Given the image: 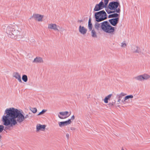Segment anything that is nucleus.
I'll list each match as a JSON object with an SVG mask.
<instances>
[{"mask_svg":"<svg viewBox=\"0 0 150 150\" xmlns=\"http://www.w3.org/2000/svg\"><path fill=\"white\" fill-rule=\"evenodd\" d=\"M108 7L111 10L106 11L108 14L114 12L120 13V6L118 1H113L110 2L108 4Z\"/></svg>","mask_w":150,"mask_h":150,"instance_id":"2","label":"nucleus"},{"mask_svg":"<svg viewBox=\"0 0 150 150\" xmlns=\"http://www.w3.org/2000/svg\"><path fill=\"white\" fill-rule=\"evenodd\" d=\"M87 30L83 26H79V32L83 35H85L87 33Z\"/></svg>","mask_w":150,"mask_h":150,"instance_id":"12","label":"nucleus"},{"mask_svg":"<svg viewBox=\"0 0 150 150\" xmlns=\"http://www.w3.org/2000/svg\"><path fill=\"white\" fill-rule=\"evenodd\" d=\"M105 8L103 2L101 1L99 4H96L94 9V11H98L103 9V8Z\"/></svg>","mask_w":150,"mask_h":150,"instance_id":"9","label":"nucleus"},{"mask_svg":"<svg viewBox=\"0 0 150 150\" xmlns=\"http://www.w3.org/2000/svg\"><path fill=\"white\" fill-rule=\"evenodd\" d=\"M30 110L33 113H35L37 111V109L36 108H31Z\"/></svg>","mask_w":150,"mask_h":150,"instance_id":"28","label":"nucleus"},{"mask_svg":"<svg viewBox=\"0 0 150 150\" xmlns=\"http://www.w3.org/2000/svg\"><path fill=\"white\" fill-rule=\"evenodd\" d=\"M68 114L69 112L68 111L60 112H59V114L58 115V116L60 119H65L70 115L71 112H70L68 115H67Z\"/></svg>","mask_w":150,"mask_h":150,"instance_id":"7","label":"nucleus"},{"mask_svg":"<svg viewBox=\"0 0 150 150\" xmlns=\"http://www.w3.org/2000/svg\"><path fill=\"white\" fill-rule=\"evenodd\" d=\"M28 79V77L26 75H23L22 79L24 82H27Z\"/></svg>","mask_w":150,"mask_h":150,"instance_id":"26","label":"nucleus"},{"mask_svg":"<svg viewBox=\"0 0 150 150\" xmlns=\"http://www.w3.org/2000/svg\"><path fill=\"white\" fill-rule=\"evenodd\" d=\"M23 113V112L13 108H7L2 117L1 121L3 125L9 129L13 128L18 123H21L29 117L28 115H24Z\"/></svg>","mask_w":150,"mask_h":150,"instance_id":"1","label":"nucleus"},{"mask_svg":"<svg viewBox=\"0 0 150 150\" xmlns=\"http://www.w3.org/2000/svg\"><path fill=\"white\" fill-rule=\"evenodd\" d=\"M109 1V0H104V5L105 8L107 7Z\"/></svg>","mask_w":150,"mask_h":150,"instance_id":"30","label":"nucleus"},{"mask_svg":"<svg viewBox=\"0 0 150 150\" xmlns=\"http://www.w3.org/2000/svg\"><path fill=\"white\" fill-rule=\"evenodd\" d=\"M132 51L133 52L139 53L141 52L140 48L135 45H132Z\"/></svg>","mask_w":150,"mask_h":150,"instance_id":"14","label":"nucleus"},{"mask_svg":"<svg viewBox=\"0 0 150 150\" xmlns=\"http://www.w3.org/2000/svg\"><path fill=\"white\" fill-rule=\"evenodd\" d=\"M47 110H43L42 111L40 112L38 114V115H40L44 113Z\"/></svg>","mask_w":150,"mask_h":150,"instance_id":"31","label":"nucleus"},{"mask_svg":"<svg viewBox=\"0 0 150 150\" xmlns=\"http://www.w3.org/2000/svg\"><path fill=\"white\" fill-rule=\"evenodd\" d=\"M121 47H125L126 46V44L125 43L122 42L121 43Z\"/></svg>","mask_w":150,"mask_h":150,"instance_id":"33","label":"nucleus"},{"mask_svg":"<svg viewBox=\"0 0 150 150\" xmlns=\"http://www.w3.org/2000/svg\"><path fill=\"white\" fill-rule=\"evenodd\" d=\"M142 75L143 77V80H147L150 79V75L148 74H144Z\"/></svg>","mask_w":150,"mask_h":150,"instance_id":"21","label":"nucleus"},{"mask_svg":"<svg viewBox=\"0 0 150 150\" xmlns=\"http://www.w3.org/2000/svg\"><path fill=\"white\" fill-rule=\"evenodd\" d=\"M119 14L117 13H114L113 14L109 15L108 16L109 18H118L117 17L119 16Z\"/></svg>","mask_w":150,"mask_h":150,"instance_id":"22","label":"nucleus"},{"mask_svg":"<svg viewBox=\"0 0 150 150\" xmlns=\"http://www.w3.org/2000/svg\"><path fill=\"white\" fill-rule=\"evenodd\" d=\"M69 136H70V135L69 134L67 133L66 134V137L67 138V139H69Z\"/></svg>","mask_w":150,"mask_h":150,"instance_id":"35","label":"nucleus"},{"mask_svg":"<svg viewBox=\"0 0 150 150\" xmlns=\"http://www.w3.org/2000/svg\"><path fill=\"white\" fill-rule=\"evenodd\" d=\"M13 76L16 79H17L19 82H22L21 75L18 73L16 72L13 73Z\"/></svg>","mask_w":150,"mask_h":150,"instance_id":"15","label":"nucleus"},{"mask_svg":"<svg viewBox=\"0 0 150 150\" xmlns=\"http://www.w3.org/2000/svg\"><path fill=\"white\" fill-rule=\"evenodd\" d=\"M134 79L137 80L139 81H144L143 79V77L142 76V75H139L138 76L136 77H134Z\"/></svg>","mask_w":150,"mask_h":150,"instance_id":"25","label":"nucleus"},{"mask_svg":"<svg viewBox=\"0 0 150 150\" xmlns=\"http://www.w3.org/2000/svg\"><path fill=\"white\" fill-rule=\"evenodd\" d=\"M70 129L71 130H75V129L74 127H71L70 128Z\"/></svg>","mask_w":150,"mask_h":150,"instance_id":"38","label":"nucleus"},{"mask_svg":"<svg viewBox=\"0 0 150 150\" xmlns=\"http://www.w3.org/2000/svg\"><path fill=\"white\" fill-rule=\"evenodd\" d=\"M6 33L8 35V36L11 38H13L14 36L17 37L20 36V32L17 30L16 31L14 29V26L12 25L7 27Z\"/></svg>","mask_w":150,"mask_h":150,"instance_id":"4","label":"nucleus"},{"mask_svg":"<svg viewBox=\"0 0 150 150\" xmlns=\"http://www.w3.org/2000/svg\"><path fill=\"white\" fill-rule=\"evenodd\" d=\"M4 127L3 125H0V133H1L4 129Z\"/></svg>","mask_w":150,"mask_h":150,"instance_id":"32","label":"nucleus"},{"mask_svg":"<svg viewBox=\"0 0 150 150\" xmlns=\"http://www.w3.org/2000/svg\"><path fill=\"white\" fill-rule=\"evenodd\" d=\"M133 98V95H128L125 96L124 98V100H122V102L124 104L125 103V102L128 99L132 98Z\"/></svg>","mask_w":150,"mask_h":150,"instance_id":"18","label":"nucleus"},{"mask_svg":"<svg viewBox=\"0 0 150 150\" xmlns=\"http://www.w3.org/2000/svg\"><path fill=\"white\" fill-rule=\"evenodd\" d=\"M105 8L103 2L101 1L99 4H96L94 9V11H98L103 9V8Z\"/></svg>","mask_w":150,"mask_h":150,"instance_id":"8","label":"nucleus"},{"mask_svg":"<svg viewBox=\"0 0 150 150\" xmlns=\"http://www.w3.org/2000/svg\"><path fill=\"white\" fill-rule=\"evenodd\" d=\"M126 95V94L122 92L116 95V97L117 98H119L121 99L123 96H125Z\"/></svg>","mask_w":150,"mask_h":150,"instance_id":"20","label":"nucleus"},{"mask_svg":"<svg viewBox=\"0 0 150 150\" xmlns=\"http://www.w3.org/2000/svg\"><path fill=\"white\" fill-rule=\"evenodd\" d=\"M44 62L43 60L42 57H37L34 59L33 62L35 63H41Z\"/></svg>","mask_w":150,"mask_h":150,"instance_id":"13","label":"nucleus"},{"mask_svg":"<svg viewBox=\"0 0 150 150\" xmlns=\"http://www.w3.org/2000/svg\"><path fill=\"white\" fill-rule=\"evenodd\" d=\"M88 28L89 31L93 30V27L92 23L91 22V19L90 18L88 22Z\"/></svg>","mask_w":150,"mask_h":150,"instance_id":"19","label":"nucleus"},{"mask_svg":"<svg viewBox=\"0 0 150 150\" xmlns=\"http://www.w3.org/2000/svg\"><path fill=\"white\" fill-rule=\"evenodd\" d=\"M91 31V37L94 38H96L97 37V34L95 28H93V30Z\"/></svg>","mask_w":150,"mask_h":150,"instance_id":"17","label":"nucleus"},{"mask_svg":"<svg viewBox=\"0 0 150 150\" xmlns=\"http://www.w3.org/2000/svg\"><path fill=\"white\" fill-rule=\"evenodd\" d=\"M101 28L102 30L108 33H113L115 31L114 27L110 25L109 22L107 21H105L101 23Z\"/></svg>","mask_w":150,"mask_h":150,"instance_id":"3","label":"nucleus"},{"mask_svg":"<svg viewBox=\"0 0 150 150\" xmlns=\"http://www.w3.org/2000/svg\"><path fill=\"white\" fill-rule=\"evenodd\" d=\"M94 27L95 28V30H99L101 25H100V24L98 23V22H96L94 25Z\"/></svg>","mask_w":150,"mask_h":150,"instance_id":"24","label":"nucleus"},{"mask_svg":"<svg viewBox=\"0 0 150 150\" xmlns=\"http://www.w3.org/2000/svg\"><path fill=\"white\" fill-rule=\"evenodd\" d=\"M74 118H75V117H74V116L73 115V116L71 117V119H70L71 120H73L74 119Z\"/></svg>","mask_w":150,"mask_h":150,"instance_id":"36","label":"nucleus"},{"mask_svg":"<svg viewBox=\"0 0 150 150\" xmlns=\"http://www.w3.org/2000/svg\"><path fill=\"white\" fill-rule=\"evenodd\" d=\"M47 28L49 30H53L56 31H59V26L55 23L48 24Z\"/></svg>","mask_w":150,"mask_h":150,"instance_id":"6","label":"nucleus"},{"mask_svg":"<svg viewBox=\"0 0 150 150\" xmlns=\"http://www.w3.org/2000/svg\"><path fill=\"white\" fill-rule=\"evenodd\" d=\"M43 16L39 14H33V18L35 20L38 21L42 22V18H43Z\"/></svg>","mask_w":150,"mask_h":150,"instance_id":"10","label":"nucleus"},{"mask_svg":"<svg viewBox=\"0 0 150 150\" xmlns=\"http://www.w3.org/2000/svg\"><path fill=\"white\" fill-rule=\"evenodd\" d=\"M60 29V31L61 32H62L64 30V29L62 27H61L59 28Z\"/></svg>","mask_w":150,"mask_h":150,"instance_id":"34","label":"nucleus"},{"mask_svg":"<svg viewBox=\"0 0 150 150\" xmlns=\"http://www.w3.org/2000/svg\"><path fill=\"white\" fill-rule=\"evenodd\" d=\"M112 95L110 94L106 96L104 100V102L105 103H108V100H109L112 96Z\"/></svg>","mask_w":150,"mask_h":150,"instance_id":"23","label":"nucleus"},{"mask_svg":"<svg viewBox=\"0 0 150 150\" xmlns=\"http://www.w3.org/2000/svg\"><path fill=\"white\" fill-rule=\"evenodd\" d=\"M95 17L96 21L98 22L102 21L107 18L106 12L103 10L95 13Z\"/></svg>","mask_w":150,"mask_h":150,"instance_id":"5","label":"nucleus"},{"mask_svg":"<svg viewBox=\"0 0 150 150\" xmlns=\"http://www.w3.org/2000/svg\"><path fill=\"white\" fill-rule=\"evenodd\" d=\"M58 125L60 127H62L64 126H65L64 123L63 122H58Z\"/></svg>","mask_w":150,"mask_h":150,"instance_id":"29","label":"nucleus"},{"mask_svg":"<svg viewBox=\"0 0 150 150\" xmlns=\"http://www.w3.org/2000/svg\"><path fill=\"white\" fill-rule=\"evenodd\" d=\"M119 21V18H117L109 19V21L112 25L115 26L118 23Z\"/></svg>","mask_w":150,"mask_h":150,"instance_id":"11","label":"nucleus"},{"mask_svg":"<svg viewBox=\"0 0 150 150\" xmlns=\"http://www.w3.org/2000/svg\"><path fill=\"white\" fill-rule=\"evenodd\" d=\"M64 123L65 126H67L71 123V121L70 119H69L68 120L63 122Z\"/></svg>","mask_w":150,"mask_h":150,"instance_id":"27","label":"nucleus"},{"mask_svg":"<svg viewBox=\"0 0 150 150\" xmlns=\"http://www.w3.org/2000/svg\"><path fill=\"white\" fill-rule=\"evenodd\" d=\"M118 99L117 100V102L119 103H117V104H118L119 103V102L120 101L121 99H120L119 98H117Z\"/></svg>","mask_w":150,"mask_h":150,"instance_id":"37","label":"nucleus"},{"mask_svg":"<svg viewBox=\"0 0 150 150\" xmlns=\"http://www.w3.org/2000/svg\"><path fill=\"white\" fill-rule=\"evenodd\" d=\"M46 127V126L44 125H41L38 124L36 126L37 131H38L40 130L43 131Z\"/></svg>","mask_w":150,"mask_h":150,"instance_id":"16","label":"nucleus"},{"mask_svg":"<svg viewBox=\"0 0 150 150\" xmlns=\"http://www.w3.org/2000/svg\"><path fill=\"white\" fill-rule=\"evenodd\" d=\"M121 150H124V149L123 148H122Z\"/></svg>","mask_w":150,"mask_h":150,"instance_id":"39","label":"nucleus"}]
</instances>
